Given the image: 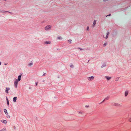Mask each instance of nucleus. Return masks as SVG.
<instances>
[{
    "label": "nucleus",
    "instance_id": "1",
    "mask_svg": "<svg viewBox=\"0 0 131 131\" xmlns=\"http://www.w3.org/2000/svg\"><path fill=\"white\" fill-rule=\"evenodd\" d=\"M18 83V81L17 79H16V80L15 81L14 84L15 88H17V84Z\"/></svg>",
    "mask_w": 131,
    "mask_h": 131
},
{
    "label": "nucleus",
    "instance_id": "2",
    "mask_svg": "<svg viewBox=\"0 0 131 131\" xmlns=\"http://www.w3.org/2000/svg\"><path fill=\"white\" fill-rule=\"evenodd\" d=\"M112 105L113 106H121V105L118 103H113L112 104Z\"/></svg>",
    "mask_w": 131,
    "mask_h": 131
},
{
    "label": "nucleus",
    "instance_id": "3",
    "mask_svg": "<svg viewBox=\"0 0 131 131\" xmlns=\"http://www.w3.org/2000/svg\"><path fill=\"white\" fill-rule=\"evenodd\" d=\"M94 79V77L93 76H91L88 77L87 78L88 80L89 81H91L93 80Z\"/></svg>",
    "mask_w": 131,
    "mask_h": 131
},
{
    "label": "nucleus",
    "instance_id": "4",
    "mask_svg": "<svg viewBox=\"0 0 131 131\" xmlns=\"http://www.w3.org/2000/svg\"><path fill=\"white\" fill-rule=\"evenodd\" d=\"M51 26L50 25H48L46 27L45 29L46 30H48L51 28Z\"/></svg>",
    "mask_w": 131,
    "mask_h": 131
},
{
    "label": "nucleus",
    "instance_id": "5",
    "mask_svg": "<svg viewBox=\"0 0 131 131\" xmlns=\"http://www.w3.org/2000/svg\"><path fill=\"white\" fill-rule=\"evenodd\" d=\"M17 97H15L13 98V102H16Z\"/></svg>",
    "mask_w": 131,
    "mask_h": 131
},
{
    "label": "nucleus",
    "instance_id": "6",
    "mask_svg": "<svg viewBox=\"0 0 131 131\" xmlns=\"http://www.w3.org/2000/svg\"><path fill=\"white\" fill-rule=\"evenodd\" d=\"M21 75L19 76L18 77L17 80H18V81H20V80H21Z\"/></svg>",
    "mask_w": 131,
    "mask_h": 131
},
{
    "label": "nucleus",
    "instance_id": "7",
    "mask_svg": "<svg viewBox=\"0 0 131 131\" xmlns=\"http://www.w3.org/2000/svg\"><path fill=\"white\" fill-rule=\"evenodd\" d=\"M105 78L108 80H110L111 79V77H109L107 76H105Z\"/></svg>",
    "mask_w": 131,
    "mask_h": 131
},
{
    "label": "nucleus",
    "instance_id": "8",
    "mask_svg": "<svg viewBox=\"0 0 131 131\" xmlns=\"http://www.w3.org/2000/svg\"><path fill=\"white\" fill-rule=\"evenodd\" d=\"M4 112L6 115H8V113H7V111L6 109H5L4 110Z\"/></svg>",
    "mask_w": 131,
    "mask_h": 131
},
{
    "label": "nucleus",
    "instance_id": "9",
    "mask_svg": "<svg viewBox=\"0 0 131 131\" xmlns=\"http://www.w3.org/2000/svg\"><path fill=\"white\" fill-rule=\"evenodd\" d=\"M10 90V88H6V90L5 91V92L7 93H8V90Z\"/></svg>",
    "mask_w": 131,
    "mask_h": 131
},
{
    "label": "nucleus",
    "instance_id": "10",
    "mask_svg": "<svg viewBox=\"0 0 131 131\" xmlns=\"http://www.w3.org/2000/svg\"><path fill=\"white\" fill-rule=\"evenodd\" d=\"M79 114L80 116H81L82 115H84V113L83 112H79Z\"/></svg>",
    "mask_w": 131,
    "mask_h": 131
},
{
    "label": "nucleus",
    "instance_id": "11",
    "mask_svg": "<svg viewBox=\"0 0 131 131\" xmlns=\"http://www.w3.org/2000/svg\"><path fill=\"white\" fill-rule=\"evenodd\" d=\"M51 43V42L50 41H46L45 42V44H50Z\"/></svg>",
    "mask_w": 131,
    "mask_h": 131
},
{
    "label": "nucleus",
    "instance_id": "12",
    "mask_svg": "<svg viewBox=\"0 0 131 131\" xmlns=\"http://www.w3.org/2000/svg\"><path fill=\"white\" fill-rule=\"evenodd\" d=\"M96 20H94V21H93V27H94L95 26V24H96Z\"/></svg>",
    "mask_w": 131,
    "mask_h": 131
},
{
    "label": "nucleus",
    "instance_id": "13",
    "mask_svg": "<svg viewBox=\"0 0 131 131\" xmlns=\"http://www.w3.org/2000/svg\"><path fill=\"white\" fill-rule=\"evenodd\" d=\"M128 95V92L127 91H125V96H126Z\"/></svg>",
    "mask_w": 131,
    "mask_h": 131
},
{
    "label": "nucleus",
    "instance_id": "14",
    "mask_svg": "<svg viewBox=\"0 0 131 131\" xmlns=\"http://www.w3.org/2000/svg\"><path fill=\"white\" fill-rule=\"evenodd\" d=\"M2 122L3 123H4V124H6L7 123V121H6V120H4L3 121V122H2Z\"/></svg>",
    "mask_w": 131,
    "mask_h": 131
},
{
    "label": "nucleus",
    "instance_id": "15",
    "mask_svg": "<svg viewBox=\"0 0 131 131\" xmlns=\"http://www.w3.org/2000/svg\"><path fill=\"white\" fill-rule=\"evenodd\" d=\"M70 67L71 68H73V65L72 63H71L70 64Z\"/></svg>",
    "mask_w": 131,
    "mask_h": 131
},
{
    "label": "nucleus",
    "instance_id": "16",
    "mask_svg": "<svg viewBox=\"0 0 131 131\" xmlns=\"http://www.w3.org/2000/svg\"><path fill=\"white\" fill-rule=\"evenodd\" d=\"M5 12H6L5 11H4V10H2V11H0V13H5ZM10 13H11L10 12Z\"/></svg>",
    "mask_w": 131,
    "mask_h": 131
},
{
    "label": "nucleus",
    "instance_id": "17",
    "mask_svg": "<svg viewBox=\"0 0 131 131\" xmlns=\"http://www.w3.org/2000/svg\"><path fill=\"white\" fill-rule=\"evenodd\" d=\"M106 66V64L105 63L103 64V65H102L101 66V68H102L103 67H104Z\"/></svg>",
    "mask_w": 131,
    "mask_h": 131
},
{
    "label": "nucleus",
    "instance_id": "18",
    "mask_svg": "<svg viewBox=\"0 0 131 131\" xmlns=\"http://www.w3.org/2000/svg\"><path fill=\"white\" fill-rule=\"evenodd\" d=\"M0 131H6V129L5 128H3Z\"/></svg>",
    "mask_w": 131,
    "mask_h": 131
},
{
    "label": "nucleus",
    "instance_id": "19",
    "mask_svg": "<svg viewBox=\"0 0 131 131\" xmlns=\"http://www.w3.org/2000/svg\"><path fill=\"white\" fill-rule=\"evenodd\" d=\"M33 64L32 63H30L28 64V66H31Z\"/></svg>",
    "mask_w": 131,
    "mask_h": 131
},
{
    "label": "nucleus",
    "instance_id": "20",
    "mask_svg": "<svg viewBox=\"0 0 131 131\" xmlns=\"http://www.w3.org/2000/svg\"><path fill=\"white\" fill-rule=\"evenodd\" d=\"M6 117L7 118H9L10 117V116L9 115H7V116H6Z\"/></svg>",
    "mask_w": 131,
    "mask_h": 131
},
{
    "label": "nucleus",
    "instance_id": "21",
    "mask_svg": "<svg viewBox=\"0 0 131 131\" xmlns=\"http://www.w3.org/2000/svg\"><path fill=\"white\" fill-rule=\"evenodd\" d=\"M71 41H72L71 40H68V42H69L70 43H71Z\"/></svg>",
    "mask_w": 131,
    "mask_h": 131
},
{
    "label": "nucleus",
    "instance_id": "22",
    "mask_svg": "<svg viewBox=\"0 0 131 131\" xmlns=\"http://www.w3.org/2000/svg\"><path fill=\"white\" fill-rule=\"evenodd\" d=\"M57 38L59 39H62V38L60 37H58Z\"/></svg>",
    "mask_w": 131,
    "mask_h": 131
},
{
    "label": "nucleus",
    "instance_id": "23",
    "mask_svg": "<svg viewBox=\"0 0 131 131\" xmlns=\"http://www.w3.org/2000/svg\"><path fill=\"white\" fill-rule=\"evenodd\" d=\"M107 44L106 43H105L103 45V46L105 47Z\"/></svg>",
    "mask_w": 131,
    "mask_h": 131
},
{
    "label": "nucleus",
    "instance_id": "24",
    "mask_svg": "<svg viewBox=\"0 0 131 131\" xmlns=\"http://www.w3.org/2000/svg\"><path fill=\"white\" fill-rule=\"evenodd\" d=\"M109 99L108 97H107V98L105 99L103 101V102H104V101L105 100H108Z\"/></svg>",
    "mask_w": 131,
    "mask_h": 131
},
{
    "label": "nucleus",
    "instance_id": "25",
    "mask_svg": "<svg viewBox=\"0 0 131 131\" xmlns=\"http://www.w3.org/2000/svg\"><path fill=\"white\" fill-rule=\"evenodd\" d=\"M6 100L7 102L9 101L8 99L7 98V97H6Z\"/></svg>",
    "mask_w": 131,
    "mask_h": 131
},
{
    "label": "nucleus",
    "instance_id": "26",
    "mask_svg": "<svg viewBox=\"0 0 131 131\" xmlns=\"http://www.w3.org/2000/svg\"><path fill=\"white\" fill-rule=\"evenodd\" d=\"M109 34H110L109 32H107V35L108 36V35Z\"/></svg>",
    "mask_w": 131,
    "mask_h": 131
},
{
    "label": "nucleus",
    "instance_id": "27",
    "mask_svg": "<svg viewBox=\"0 0 131 131\" xmlns=\"http://www.w3.org/2000/svg\"><path fill=\"white\" fill-rule=\"evenodd\" d=\"M108 35H106V37H105L106 38V39L107 38H108Z\"/></svg>",
    "mask_w": 131,
    "mask_h": 131
},
{
    "label": "nucleus",
    "instance_id": "28",
    "mask_svg": "<svg viewBox=\"0 0 131 131\" xmlns=\"http://www.w3.org/2000/svg\"><path fill=\"white\" fill-rule=\"evenodd\" d=\"M78 49H80L81 50H83L82 49L80 48H78Z\"/></svg>",
    "mask_w": 131,
    "mask_h": 131
},
{
    "label": "nucleus",
    "instance_id": "29",
    "mask_svg": "<svg viewBox=\"0 0 131 131\" xmlns=\"http://www.w3.org/2000/svg\"><path fill=\"white\" fill-rule=\"evenodd\" d=\"M7 105H9V101L7 102Z\"/></svg>",
    "mask_w": 131,
    "mask_h": 131
},
{
    "label": "nucleus",
    "instance_id": "30",
    "mask_svg": "<svg viewBox=\"0 0 131 131\" xmlns=\"http://www.w3.org/2000/svg\"><path fill=\"white\" fill-rule=\"evenodd\" d=\"M89 29V26H88L87 27V30H88Z\"/></svg>",
    "mask_w": 131,
    "mask_h": 131
},
{
    "label": "nucleus",
    "instance_id": "31",
    "mask_svg": "<svg viewBox=\"0 0 131 131\" xmlns=\"http://www.w3.org/2000/svg\"><path fill=\"white\" fill-rule=\"evenodd\" d=\"M45 73H43V75H42V76H44L45 75Z\"/></svg>",
    "mask_w": 131,
    "mask_h": 131
},
{
    "label": "nucleus",
    "instance_id": "32",
    "mask_svg": "<svg viewBox=\"0 0 131 131\" xmlns=\"http://www.w3.org/2000/svg\"><path fill=\"white\" fill-rule=\"evenodd\" d=\"M129 121L130 122H131V118L129 119Z\"/></svg>",
    "mask_w": 131,
    "mask_h": 131
},
{
    "label": "nucleus",
    "instance_id": "33",
    "mask_svg": "<svg viewBox=\"0 0 131 131\" xmlns=\"http://www.w3.org/2000/svg\"><path fill=\"white\" fill-rule=\"evenodd\" d=\"M110 15H111V14H110L107 15V16H106V17H107V16H110Z\"/></svg>",
    "mask_w": 131,
    "mask_h": 131
},
{
    "label": "nucleus",
    "instance_id": "34",
    "mask_svg": "<svg viewBox=\"0 0 131 131\" xmlns=\"http://www.w3.org/2000/svg\"><path fill=\"white\" fill-rule=\"evenodd\" d=\"M37 85V83H36V85Z\"/></svg>",
    "mask_w": 131,
    "mask_h": 131
},
{
    "label": "nucleus",
    "instance_id": "35",
    "mask_svg": "<svg viewBox=\"0 0 131 131\" xmlns=\"http://www.w3.org/2000/svg\"><path fill=\"white\" fill-rule=\"evenodd\" d=\"M7 63H6H6H5V64H5V65H7Z\"/></svg>",
    "mask_w": 131,
    "mask_h": 131
},
{
    "label": "nucleus",
    "instance_id": "36",
    "mask_svg": "<svg viewBox=\"0 0 131 131\" xmlns=\"http://www.w3.org/2000/svg\"><path fill=\"white\" fill-rule=\"evenodd\" d=\"M1 62H0V65H1Z\"/></svg>",
    "mask_w": 131,
    "mask_h": 131
},
{
    "label": "nucleus",
    "instance_id": "37",
    "mask_svg": "<svg viewBox=\"0 0 131 131\" xmlns=\"http://www.w3.org/2000/svg\"><path fill=\"white\" fill-rule=\"evenodd\" d=\"M45 81V80H43V82H44Z\"/></svg>",
    "mask_w": 131,
    "mask_h": 131
}]
</instances>
